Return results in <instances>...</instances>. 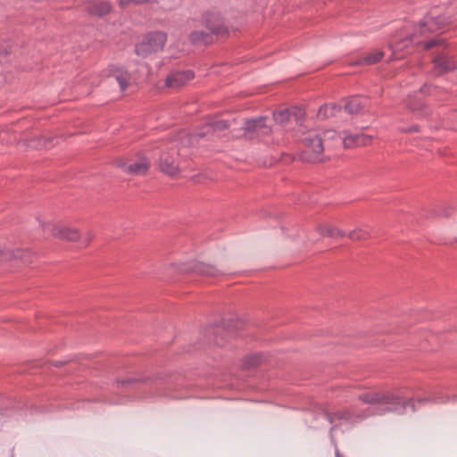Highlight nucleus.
<instances>
[{
	"label": "nucleus",
	"instance_id": "14",
	"mask_svg": "<svg viewBox=\"0 0 457 457\" xmlns=\"http://www.w3.org/2000/svg\"><path fill=\"white\" fill-rule=\"evenodd\" d=\"M109 75L115 79L121 91L127 89L129 86V75L122 67L111 66Z\"/></svg>",
	"mask_w": 457,
	"mask_h": 457
},
{
	"label": "nucleus",
	"instance_id": "21",
	"mask_svg": "<svg viewBox=\"0 0 457 457\" xmlns=\"http://www.w3.org/2000/svg\"><path fill=\"white\" fill-rule=\"evenodd\" d=\"M195 271L201 274V275H205V276H210V277H215V276H219L220 274H222V272L212 266V265H209V264H206V263H202V262H198L195 265V268H194Z\"/></svg>",
	"mask_w": 457,
	"mask_h": 457
},
{
	"label": "nucleus",
	"instance_id": "8",
	"mask_svg": "<svg viewBox=\"0 0 457 457\" xmlns=\"http://www.w3.org/2000/svg\"><path fill=\"white\" fill-rule=\"evenodd\" d=\"M204 23L212 34L217 36H223L228 32L222 18L219 13L207 12L204 17Z\"/></svg>",
	"mask_w": 457,
	"mask_h": 457
},
{
	"label": "nucleus",
	"instance_id": "38",
	"mask_svg": "<svg viewBox=\"0 0 457 457\" xmlns=\"http://www.w3.org/2000/svg\"><path fill=\"white\" fill-rule=\"evenodd\" d=\"M336 457H340V454L338 452L336 453Z\"/></svg>",
	"mask_w": 457,
	"mask_h": 457
},
{
	"label": "nucleus",
	"instance_id": "18",
	"mask_svg": "<svg viewBox=\"0 0 457 457\" xmlns=\"http://www.w3.org/2000/svg\"><path fill=\"white\" fill-rule=\"evenodd\" d=\"M316 229L322 237L337 238L346 236L345 231L329 224H319L317 225Z\"/></svg>",
	"mask_w": 457,
	"mask_h": 457
},
{
	"label": "nucleus",
	"instance_id": "23",
	"mask_svg": "<svg viewBox=\"0 0 457 457\" xmlns=\"http://www.w3.org/2000/svg\"><path fill=\"white\" fill-rule=\"evenodd\" d=\"M29 253L28 251L16 250V251H3L0 250V262L12 260L13 258L23 259L24 255Z\"/></svg>",
	"mask_w": 457,
	"mask_h": 457
},
{
	"label": "nucleus",
	"instance_id": "37",
	"mask_svg": "<svg viewBox=\"0 0 457 457\" xmlns=\"http://www.w3.org/2000/svg\"><path fill=\"white\" fill-rule=\"evenodd\" d=\"M220 330H221V328H217L215 329V331H214V334L219 333Z\"/></svg>",
	"mask_w": 457,
	"mask_h": 457
},
{
	"label": "nucleus",
	"instance_id": "15",
	"mask_svg": "<svg viewBox=\"0 0 457 457\" xmlns=\"http://www.w3.org/2000/svg\"><path fill=\"white\" fill-rule=\"evenodd\" d=\"M367 102V98L353 96L346 101L344 109L351 115H357L366 106Z\"/></svg>",
	"mask_w": 457,
	"mask_h": 457
},
{
	"label": "nucleus",
	"instance_id": "29",
	"mask_svg": "<svg viewBox=\"0 0 457 457\" xmlns=\"http://www.w3.org/2000/svg\"><path fill=\"white\" fill-rule=\"evenodd\" d=\"M440 44H443V40H440V39H431L429 41H428L426 44H425V48L426 49H430L437 45H440Z\"/></svg>",
	"mask_w": 457,
	"mask_h": 457
},
{
	"label": "nucleus",
	"instance_id": "5",
	"mask_svg": "<svg viewBox=\"0 0 457 457\" xmlns=\"http://www.w3.org/2000/svg\"><path fill=\"white\" fill-rule=\"evenodd\" d=\"M302 142L310 151V156L307 158L309 162H316L322 161L323 140L316 131L308 132L302 138Z\"/></svg>",
	"mask_w": 457,
	"mask_h": 457
},
{
	"label": "nucleus",
	"instance_id": "32",
	"mask_svg": "<svg viewBox=\"0 0 457 457\" xmlns=\"http://www.w3.org/2000/svg\"><path fill=\"white\" fill-rule=\"evenodd\" d=\"M419 130V128L418 126H412L411 128H407V129H401V131L403 132H416Z\"/></svg>",
	"mask_w": 457,
	"mask_h": 457
},
{
	"label": "nucleus",
	"instance_id": "35",
	"mask_svg": "<svg viewBox=\"0 0 457 457\" xmlns=\"http://www.w3.org/2000/svg\"><path fill=\"white\" fill-rule=\"evenodd\" d=\"M438 215L449 216L450 215V210L449 209L443 210L442 212L438 213Z\"/></svg>",
	"mask_w": 457,
	"mask_h": 457
},
{
	"label": "nucleus",
	"instance_id": "31",
	"mask_svg": "<svg viewBox=\"0 0 457 457\" xmlns=\"http://www.w3.org/2000/svg\"><path fill=\"white\" fill-rule=\"evenodd\" d=\"M6 133V130L0 129V144H4L8 142L4 137Z\"/></svg>",
	"mask_w": 457,
	"mask_h": 457
},
{
	"label": "nucleus",
	"instance_id": "17",
	"mask_svg": "<svg viewBox=\"0 0 457 457\" xmlns=\"http://www.w3.org/2000/svg\"><path fill=\"white\" fill-rule=\"evenodd\" d=\"M228 126L229 125H228V121H226V120H213L205 126L204 131H202V132L198 133L197 135L193 136L192 137L193 138H195V137H203L206 136L209 132L218 133V132L227 129L228 128Z\"/></svg>",
	"mask_w": 457,
	"mask_h": 457
},
{
	"label": "nucleus",
	"instance_id": "3",
	"mask_svg": "<svg viewBox=\"0 0 457 457\" xmlns=\"http://www.w3.org/2000/svg\"><path fill=\"white\" fill-rule=\"evenodd\" d=\"M166 40L167 36L163 32L149 33L139 44L136 45L135 53L142 58H146L150 54L162 50Z\"/></svg>",
	"mask_w": 457,
	"mask_h": 457
},
{
	"label": "nucleus",
	"instance_id": "11",
	"mask_svg": "<svg viewBox=\"0 0 457 457\" xmlns=\"http://www.w3.org/2000/svg\"><path fill=\"white\" fill-rule=\"evenodd\" d=\"M342 139L345 147L352 148L370 145L372 141V137L366 134H345Z\"/></svg>",
	"mask_w": 457,
	"mask_h": 457
},
{
	"label": "nucleus",
	"instance_id": "1",
	"mask_svg": "<svg viewBox=\"0 0 457 457\" xmlns=\"http://www.w3.org/2000/svg\"><path fill=\"white\" fill-rule=\"evenodd\" d=\"M358 399L370 406L363 411L352 407L334 413H328L326 416L328 422L334 424L337 420H343L355 423L373 415H385L388 412L403 414L408 407L412 412L416 410L412 399L404 400L395 392L373 390L360 395Z\"/></svg>",
	"mask_w": 457,
	"mask_h": 457
},
{
	"label": "nucleus",
	"instance_id": "19",
	"mask_svg": "<svg viewBox=\"0 0 457 457\" xmlns=\"http://www.w3.org/2000/svg\"><path fill=\"white\" fill-rule=\"evenodd\" d=\"M342 111V106L331 103L320 107L318 116L321 119L337 116Z\"/></svg>",
	"mask_w": 457,
	"mask_h": 457
},
{
	"label": "nucleus",
	"instance_id": "25",
	"mask_svg": "<svg viewBox=\"0 0 457 457\" xmlns=\"http://www.w3.org/2000/svg\"><path fill=\"white\" fill-rule=\"evenodd\" d=\"M190 39L193 43L208 44L211 42V36L203 30H195L190 34Z\"/></svg>",
	"mask_w": 457,
	"mask_h": 457
},
{
	"label": "nucleus",
	"instance_id": "6",
	"mask_svg": "<svg viewBox=\"0 0 457 457\" xmlns=\"http://www.w3.org/2000/svg\"><path fill=\"white\" fill-rule=\"evenodd\" d=\"M119 166L124 172L132 176H142L147 173L149 169V162L145 158L137 159L133 162H120Z\"/></svg>",
	"mask_w": 457,
	"mask_h": 457
},
{
	"label": "nucleus",
	"instance_id": "28",
	"mask_svg": "<svg viewBox=\"0 0 457 457\" xmlns=\"http://www.w3.org/2000/svg\"><path fill=\"white\" fill-rule=\"evenodd\" d=\"M154 0H119V4L121 7H126L130 4H143L153 3Z\"/></svg>",
	"mask_w": 457,
	"mask_h": 457
},
{
	"label": "nucleus",
	"instance_id": "30",
	"mask_svg": "<svg viewBox=\"0 0 457 457\" xmlns=\"http://www.w3.org/2000/svg\"><path fill=\"white\" fill-rule=\"evenodd\" d=\"M258 362H259V358L256 356L247 357L245 360V364L246 366H254V365L258 364Z\"/></svg>",
	"mask_w": 457,
	"mask_h": 457
},
{
	"label": "nucleus",
	"instance_id": "10",
	"mask_svg": "<svg viewBox=\"0 0 457 457\" xmlns=\"http://www.w3.org/2000/svg\"><path fill=\"white\" fill-rule=\"evenodd\" d=\"M303 116V111L298 107L277 111L273 114L274 120L282 126H285L291 118H295V121L299 122Z\"/></svg>",
	"mask_w": 457,
	"mask_h": 457
},
{
	"label": "nucleus",
	"instance_id": "7",
	"mask_svg": "<svg viewBox=\"0 0 457 457\" xmlns=\"http://www.w3.org/2000/svg\"><path fill=\"white\" fill-rule=\"evenodd\" d=\"M268 118L260 116L255 119L247 120L245 122V130L246 132L256 133L260 136L268 135L270 130V125L268 123Z\"/></svg>",
	"mask_w": 457,
	"mask_h": 457
},
{
	"label": "nucleus",
	"instance_id": "9",
	"mask_svg": "<svg viewBox=\"0 0 457 457\" xmlns=\"http://www.w3.org/2000/svg\"><path fill=\"white\" fill-rule=\"evenodd\" d=\"M194 78V73L190 70L173 71L165 80L167 87L179 88L187 83Z\"/></svg>",
	"mask_w": 457,
	"mask_h": 457
},
{
	"label": "nucleus",
	"instance_id": "26",
	"mask_svg": "<svg viewBox=\"0 0 457 457\" xmlns=\"http://www.w3.org/2000/svg\"><path fill=\"white\" fill-rule=\"evenodd\" d=\"M407 106L413 112L420 111V115H423V116L428 115L429 112L428 109L420 100L410 101V102H408Z\"/></svg>",
	"mask_w": 457,
	"mask_h": 457
},
{
	"label": "nucleus",
	"instance_id": "39",
	"mask_svg": "<svg viewBox=\"0 0 457 457\" xmlns=\"http://www.w3.org/2000/svg\"><path fill=\"white\" fill-rule=\"evenodd\" d=\"M214 342H215V344L220 345V342L217 339H215Z\"/></svg>",
	"mask_w": 457,
	"mask_h": 457
},
{
	"label": "nucleus",
	"instance_id": "20",
	"mask_svg": "<svg viewBox=\"0 0 457 457\" xmlns=\"http://www.w3.org/2000/svg\"><path fill=\"white\" fill-rule=\"evenodd\" d=\"M54 138L46 137H36L29 140L28 145L35 149H48L54 145Z\"/></svg>",
	"mask_w": 457,
	"mask_h": 457
},
{
	"label": "nucleus",
	"instance_id": "34",
	"mask_svg": "<svg viewBox=\"0 0 457 457\" xmlns=\"http://www.w3.org/2000/svg\"><path fill=\"white\" fill-rule=\"evenodd\" d=\"M93 238V234L91 232H88L85 238V245H87Z\"/></svg>",
	"mask_w": 457,
	"mask_h": 457
},
{
	"label": "nucleus",
	"instance_id": "2",
	"mask_svg": "<svg viewBox=\"0 0 457 457\" xmlns=\"http://www.w3.org/2000/svg\"><path fill=\"white\" fill-rule=\"evenodd\" d=\"M445 24V18H435L430 15L426 16L420 22L418 28L415 29V32L410 37H406L404 39L397 37L390 43L389 47L391 48L395 58H401L402 55H398V53L405 49L412 42L413 37H416L418 34L424 36L427 32H436L439 29H442Z\"/></svg>",
	"mask_w": 457,
	"mask_h": 457
},
{
	"label": "nucleus",
	"instance_id": "33",
	"mask_svg": "<svg viewBox=\"0 0 457 457\" xmlns=\"http://www.w3.org/2000/svg\"><path fill=\"white\" fill-rule=\"evenodd\" d=\"M136 381V379L134 378H128V379H122V380H118L117 383L118 384H120V385H126V384H132Z\"/></svg>",
	"mask_w": 457,
	"mask_h": 457
},
{
	"label": "nucleus",
	"instance_id": "16",
	"mask_svg": "<svg viewBox=\"0 0 457 457\" xmlns=\"http://www.w3.org/2000/svg\"><path fill=\"white\" fill-rule=\"evenodd\" d=\"M87 12L92 15L104 16L111 11V6L107 2L92 0L87 5Z\"/></svg>",
	"mask_w": 457,
	"mask_h": 457
},
{
	"label": "nucleus",
	"instance_id": "13",
	"mask_svg": "<svg viewBox=\"0 0 457 457\" xmlns=\"http://www.w3.org/2000/svg\"><path fill=\"white\" fill-rule=\"evenodd\" d=\"M434 68L438 74L448 72L455 69V62L445 54L442 53L433 60Z\"/></svg>",
	"mask_w": 457,
	"mask_h": 457
},
{
	"label": "nucleus",
	"instance_id": "12",
	"mask_svg": "<svg viewBox=\"0 0 457 457\" xmlns=\"http://www.w3.org/2000/svg\"><path fill=\"white\" fill-rule=\"evenodd\" d=\"M159 168L161 171L169 175L175 176L178 173V164L173 155L163 153L159 161Z\"/></svg>",
	"mask_w": 457,
	"mask_h": 457
},
{
	"label": "nucleus",
	"instance_id": "22",
	"mask_svg": "<svg viewBox=\"0 0 457 457\" xmlns=\"http://www.w3.org/2000/svg\"><path fill=\"white\" fill-rule=\"evenodd\" d=\"M384 56V53L380 50H375L369 54L366 57L360 59L357 64L371 65L377 63Z\"/></svg>",
	"mask_w": 457,
	"mask_h": 457
},
{
	"label": "nucleus",
	"instance_id": "24",
	"mask_svg": "<svg viewBox=\"0 0 457 457\" xmlns=\"http://www.w3.org/2000/svg\"><path fill=\"white\" fill-rule=\"evenodd\" d=\"M347 237L353 241L366 240L370 237V231L365 228H358L349 232Z\"/></svg>",
	"mask_w": 457,
	"mask_h": 457
},
{
	"label": "nucleus",
	"instance_id": "4",
	"mask_svg": "<svg viewBox=\"0 0 457 457\" xmlns=\"http://www.w3.org/2000/svg\"><path fill=\"white\" fill-rule=\"evenodd\" d=\"M43 229L50 228L52 236L60 240L69 242H77L80 238V233L78 229L71 228L63 224H52L50 222H41Z\"/></svg>",
	"mask_w": 457,
	"mask_h": 457
},
{
	"label": "nucleus",
	"instance_id": "27",
	"mask_svg": "<svg viewBox=\"0 0 457 457\" xmlns=\"http://www.w3.org/2000/svg\"><path fill=\"white\" fill-rule=\"evenodd\" d=\"M445 397L442 394H435L431 397H421L417 400L419 404H425L428 403H443L449 400V397Z\"/></svg>",
	"mask_w": 457,
	"mask_h": 457
},
{
	"label": "nucleus",
	"instance_id": "36",
	"mask_svg": "<svg viewBox=\"0 0 457 457\" xmlns=\"http://www.w3.org/2000/svg\"><path fill=\"white\" fill-rule=\"evenodd\" d=\"M325 134H326V135H329V134H333V135H335V134H336V132H335V131H327Z\"/></svg>",
	"mask_w": 457,
	"mask_h": 457
}]
</instances>
